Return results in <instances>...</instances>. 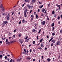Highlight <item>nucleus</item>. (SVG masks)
I'll use <instances>...</instances> for the list:
<instances>
[{
	"label": "nucleus",
	"instance_id": "obj_1",
	"mask_svg": "<svg viewBox=\"0 0 62 62\" xmlns=\"http://www.w3.org/2000/svg\"><path fill=\"white\" fill-rule=\"evenodd\" d=\"M27 6L28 7V8L30 9L31 8V9H32L33 8V7L32 6H31L29 4H27Z\"/></svg>",
	"mask_w": 62,
	"mask_h": 62
},
{
	"label": "nucleus",
	"instance_id": "obj_2",
	"mask_svg": "<svg viewBox=\"0 0 62 62\" xmlns=\"http://www.w3.org/2000/svg\"><path fill=\"white\" fill-rule=\"evenodd\" d=\"M27 12V9H26L25 11H24V15L25 17H26L27 16L26 15V12Z\"/></svg>",
	"mask_w": 62,
	"mask_h": 62
},
{
	"label": "nucleus",
	"instance_id": "obj_3",
	"mask_svg": "<svg viewBox=\"0 0 62 62\" xmlns=\"http://www.w3.org/2000/svg\"><path fill=\"white\" fill-rule=\"evenodd\" d=\"M19 41L20 42L21 44H22V43H23V39H19Z\"/></svg>",
	"mask_w": 62,
	"mask_h": 62
},
{
	"label": "nucleus",
	"instance_id": "obj_4",
	"mask_svg": "<svg viewBox=\"0 0 62 62\" xmlns=\"http://www.w3.org/2000/svg\"><path fill=\"white\" fill-rule=\"evenodd\" d=\"M41 23L42 25H44L45 24V21H44L42 22H41Z\"/></svg>",
	"mask_w": 62,
	"mask_h": 62
},
{
	"label": "nucleus",
	"instance_id": "obj_5",
	"mask_svg": "<svg viewBox=\"0 0 62 62\" xmlns=\"http://www.w3.org/2000/svg\"><path fill=\"white\" fill-rule=\"evenodd\" d=\"M60 42L59 41L57 42V43H56L57 45H60Z\"/></svg>",
	"mask_w": 62,
	"mask_h": 62
},
{
	"label": "nucleus",
	"instance_id": "obj_6",
	"mask_svg": "<svg viewBox=\"0 0 62 62\" xmlns=\"http://www.w3.org/2000/svg\"><path fill=\"white\" fill-rule=\"evenodd\" d=\"M32 58H30V57H27L26 58L27 59V60H30V59H31Z\"/></svg>",
	"mask_w": 62,
	"mask_h": 62
},
{
	"label": "nucleus",
	"instance_id": "obj_7",
	"mask_svg": "<svg viewBox=\"0 0 62 62\" xmlns=\"http://www.w3.org/2000/svg\"><path fill=\"white\" fill-rule=\"evenodd\" d=\"M6 41L7 44H8V39H6Z\"/></svg>",
	"mask_w": 62,
	"mask_h": 62
},
{
	"label": "nucleus",
	"instance_id": "obj_8",
	"mask_svg": "<svg viewBox=\"0 0 62 62\" xmlns=\"http://www.w3.org/2000/svg\"><path fill=\"white\" fill-rule=\"evenodd\" d=\"M36 30H35V29H33L32 31L34 33H35V32H36Z\"/></svg>",
	"mask_w": 62,
	"mask_h": 62
},
{
	"label": "nucleus",
	"instance_id": "obj_9",
	"mask_svg": "<svg viewBox=\"0 0 62 62\" xmlns=\"http://www.w3.org/2000/svg\"><path fill=\"white\" fill-rule=\"evenodd\" d=\"M31 2L32 3H34L36 2V0H32Z\"/></svg>",
	"mask_w": 62,
	"mask_h": 62
},
{
	"label": "nucleus",
	"instance_id": "obj_10",
	"mask_svg": "<svg viewBox=\"0 0 62 62\" xmlns=\"http://www.w3.org/2000/svg\"><path fill=\"white\" fill-rule=\"evenodd\" d=\"M47 60L48 61V62H50V61H51V60L50 58H48L47 59Z\"/></svg>",
	"mask_w": 62,
	"mask_h": 62
},
{
	"label": "nucleus",
	"instance_id": "obj_11",
	"mask_svg": "<svg viewBox=\"0 0 62 62\" xmlns=\"http://www.w3.org/2000/svg\"><path fill=\"white\" fill-rule=\"evenodd\" d=\"M52 42H53L54 44V43H55V40L54 39L52 40Z\"/></svg>",
	"mask_w": 62,
	"mask_h": 62
},
{
	"label": "nucleus",
	"instance_id": "obj_12",
	"mask_svg": "<svg viewBox=\"0 0 62 62\" xmlns=\"http://www.w3.org/2000/svg\"><path fill=\"white\" fill-rule=\"evenodd\" d=\"M4 23L5 24H7V23H8V21H4Z\"/></svg>",
	"mask_w": 62,
	"mask_h": 62
},
{
	"label": "nucleus",
	"instance_id": "obj_13",
	"mask_svg": "<svg viewBox=\"0 0 62 62\" xmlns=\"http://www.w3.org/2000/svg\"><path fill=\"white\" fill-rule=\"evenodd\" d=\"M43 7V5H41L39 7V8H42V7Z\"/></svg>",
	"mask_w": 62,
	"mask_h": 62
},
{
	"label": "nucleus",
	"instance_id": "obj_14",
	"mask_svg": "<svg viewBox=\"0 0 62 62\" xmlns=\"http://www.w3.org/2000/svg\"><path fill=\"white\" fill-rule=\"evenodd\" d=\"M7 20H9V16H7Z\"/></svg>",
	"mask_w": 62,
	"mask_h": 62
},
{
	"label": "nucleus",
	"instance_id": "obj_15",
	"mask_svg": "<svg viewBox=\"0 0 62 62\" xmlns=\"http://www.w3.org/2000/svg\"><path fill=\"white\" fill-rule=\"evenodd\" d=\"M22 22L23 23H25V20L24 19H23L22 21Z\"/></svg>",
	"mask_w": 62,
	"mask_h": 62
},
{
	"label": "nucleus",
	"instance_id": "obj_16",
	"mask_svg": "<svg viewBox=\"0 0 62 62\" xmlns=\"http://www.w3.org/2000/svg\"><path fill=\"white\" fill-rule=\"evenodd\" d=\"M43 39L42 38L39 41V42H42V40H43Z\"/></svg>",
	"mask_w": 62,
	"mask_h": 62
},
{
	"label": "nucleus",
	"instance_id": "obj_17",
	"mask_svg": "<svg viewBox=\"0 0 62 62\" xmlns=\"http://www.w3.org/2000/svg\"><path fill=\"white\" fill-rule=\"evenodd\" d=\"M29 2V0H25V2Z\"/></svg>",
	"mask_w": 62,
	"mask_h": 62
},
{
	"label": "nucleus",
	"instance_id": "obj_18",
	"mask_svg": "<svg viewBox=\"0 0 62 62\" xmlns=\"http://www.w3.org/2000/svg\"><path fill=\"white\" fill-rule=\"evenodd\" d=\"M21 59H18L17 60V61H18V62L19 61H21Z\"/></svg>",
	"mask_w": 62,
	"mask_h": 62
},
{
	"label": "nucleus",
	"instance_id": "obj_19",
	"mask_svg": "<svg viewBox=\"0 0 62 62\" xmlns=\"http://www.w3.org/2000/svg\"><path fill=\"white\" fill-rule=\"evenodd\" d=\"M31 18H34V16H33V15H31Z\"/></svg>",
	"mask_w": 62,
	"mask_h": 62
},
{
	"label": "nucleus",
	"instance_id": "obj_20",
	"mask_svg": "<svg viewBox=\"0 0 62 62\" xmlns=\"http://www.w3.org/2000/svg\"><path fill=\"white\" fill-rule=\"evenodd\" d=\"M43 43H42L41 44V47H43Z\"/></svg>",
	"mask_w": 62,
	"mask_h": 62
},
{
	"label": "nucleus",
	"instance_id": "obj_21",
	"mask_svg": "<svg viewBox=\"0 0 62 62\" xmlns=\"http://www.w3.org/2000/svg\"><path fill=\"white\" fill-rule=\"evenodd\" d=\"M52 26H54V23H53L51 25Z\"/></svg>",
	"mask_w": 62,
	"mask_h": 62
},
{
	"label": "nucleus",
	"instance_id": "obj_22",
	"mask_svg": "<svg viewBox=\"0 0 62 62\" xmlns=\"http://www.w3.org/2000/svg\"><path fill=\"white\" fill-rule=\"evenodd\" d=\"M56 6L57 7H60V5H58V4H56Z\"/></svg>",
	"mask_w": 62,
	"mask_h": 62
},
{
	"label": "nucleus",
	"instance_id": "obj_23",
	"mask_svg": "<svg viewBox=\"0 0 62 62\" xmlns=\"http://www.w3.org/2000/svg\"><path fill=\"white\" fill-rule=\"evenodd\" d=\"M24 51L25 52V53H26V50H25V49H24Z\"/></svg>",
	"mask_w": 62,
	"mask_h": 62
},
{
	"label": "nucleus",
	"instance_id": "obj_24",
	"mask_svg": "<svg viewBox=\"0 0 62 62\" xmlns=\"http://www.w3.org/2000/svg\"><path fill=\"white\" fill-rule=\"evenodd\" d=\"M40 32H41V30H39V31L38 32V34H39V33H40Z\"/></svg>",
	"mask_w": 62,
	"mask_h": 62
},
{
	"label": "nucleus",
	"instance_id": "obj_25",
	"mask_svg": "<svg viewBox=\"0 0 62 62\" xmlns=\"http://www.w3.org/2000/svg\"><path fill=\"white\" fill-rule=\"evenodd\" d=\"M54 11L53 10L52 11V14H54Z\"/></svg>",
	"mask_w": 62,
	"mask_h": 62
},
{
	"label": "nucleus",
	"instance_id": "obj_26",
	"mask_svg": "<svg viewBox=\"0 0 62 62\" xmlns=\"http://www.w3.org/2000/svg\"><path fill=\"white\" fill-rule=\"evenodd\" d=\"M55 33L54 32L53 33H52V36H54L55 35V34H54Z\"/></svg>",
	"mask_w": 62,
	"mask_h": 62
},
{
	"label": "nucleus",
	"instance_id": "obj_27",
	"mask_svg": "<svg viewBox=\"0 0 62 62\" xmlns=\"http://www.w3.org/2000/svg\"><path fill=\"white\" fill-rule=\"evenodd\" d=\"M38 3H39V4H40H40H42V2H40L39 1H38Z\"/></svg>",
	"mask_w": 62,
	"mask_h": 62
},
{
	"label": "nucleus",
	"instance_id": "obj_28",
	"mask_svg": "<svg viewBox=\"0 0 62 62\" xmlns=\"http://www.w3.org/2000/svg\"><path fill=\"white\" fill-rule=\"evenodd\" d=\"M42 11L43 12H44V11H45V9L43 8L42 9Z\"/></svg>",
	"mask_w": 62,
	"mask_h": 62
},
{
	"label": "nucleus",
	"instance_id": "obj_29",
	"mask_svg": "<svg viewBox=\"0 0 62 62\" xmlns=\"http://www.w3.org/2000/svg\"><path fill=\"white\" fill-rule=\"evenodd\" d=\"M38 49H40V50H42V48L41 47H39L38 48Z\"/></svg>",
	"mask_w": 62,
	"mask_h": 62
},
{
	"label": "nucleus",
	"instance_id": "obj_30",
	"mask_svg": "<svg viewBox=\"0 0 62 62\" xmlns=\"http://www.w3.org/2000/svg\"><path fill=\"white\" fill-rule=\"evenodd\" d=\"M36 18H38V15L37 14L36 15Z\"/></svg>",
	"mask_w": 62,
	"mask_h": 62
},
{
	"label": "nucleus",
	"instance_id": "obj_31",
	"mask_svg": "<svg viewBox=\"0 0 62 62\" xmlns=\"http://www.w3.org/2000/svg\"><path fill=\"white\" fill-rule=\"evenodd\" d=\"M28 38V36H27L25 38V39H27V38Z\"/></svg>",
	"mask_w": 62,
	"mask_h": 62
},
{
	"label": "nucleus",
	"instance_id": "obj_32",
	"mask_svg": "<svg viewBox=\"0 0 62 62\" xmlns=\"http://www.w3.org/2000/svg\"><path fill=\"white\" fill-rule=\"evenodd\" d=\"M44 16V15H43V13L41 14V16L42 17L43 16Z\"/></svg>",
	"mask_w": 62,
	"mask_h": 62
},
{
	"label": "nucleus",
	"instance_id": "obj_33",
	"mask_svg": "<svg viewBox=\"0 0 62 62\" xmlns=\"http://www.w3.org/2000/svg\"><path fill=\"white\" fill-rule=\"evenodd\" d=\"M25 41L26 42H28V40L27 39Z\"/></svg>",
	"mask_w": 62,
	"mask_h": 62
},
{
	"label": "nucleus",
	"instance_id": "obj_34",
	"mask_svg": "<svg viewBox=\"0 0 62 62\" xmlns=\"http://www.w3.org/2000/svg\"><path fill=\"white\" fill-rule=\"evenodd\" d=\"M57 18L58 19V20H59L60 19V17H59V16H58Z\"/></svg>",
	"mask_w": 62,
	"mask_h": 62
},
{
	"label": "nucleus",
	"instance_id": "obj_35",
	"mask_svg": "<svg viewBox=\"0 0 62 62\" xmlns=\"http://www.w3.org/2000/svg\"><path fill=\"white\" fill-rule=\"evenodd\" d=\"M35 42H35V41H34L33 42V44H35Z\"/></svg>",
	"mask_w": 62,
	"mask_h": 62
},
{
	"label": "nucleus",
	"instance_id": "obj_36",
	"mask_svg": "<svg viewBox=\"0 0 62 62\" xmlns=\"http://www.w3.org/2000/svg\"><path fill=\"white\" fill-rule=\"evenodd\" d=\"M2 10L3 11H4V10H5V9H4L3 8H2Z\"/></svg>",
	"mask_w": 62,
	"mask_h": 62
},
{
	"label": "nucleus",
	"instance_id": "obj_37",
	"mask_svg": "<svg viewBox=\"0 0 62 62\" xmlns=\"http://www.w3.org/2000/svg\"><path fill=\"white\" fill-rule=\"evenodd\" d=\"M16 30H17L16 29L15 30H14V32L15 33V32L16 31Z\"/></svg>",
	"mask_w": 62,
	"mask_h": 62
},
{
	"label": "nucleus",
	"instance_id": "obj_38",
	"mask_svg": "<svg viewBox=\"0 0 62 62\" xmlns=\"http://www.w3.org/2000/svg\"><path fill=\"white\" fill-rule=\"evenodd\" d=\"M2 7H3V5L1 4V6H0V8H2Z\"/></svg>",
	"mask_w": 62,
	"mask_h": 62
},
{
	"label": "nucleus",
	"instance_id": "obj_39",
	"mask_svg": "<svg viewBox=\"0 0 62 62\" xmlns=\"http://www.w3.org/2000/svg\"><path fill=\"white\" fill-rule=\"evenodd\" d=\"M2 55H0V58H2Z\"/></svg>",
	"mask_w": 62,
	"mask_h": 62
},
{
	"label": "nucleus",
	"instance_id": "obj_40",
	"mask_svg": "<svg viewBox=\"0 0 62 62\" xmlns=\"http://www.w3.org/2000/svg\"><path fill=\"white\" fill-rule=\"evenodd\" d=\"M54 17H56V14H54Z\"/></svg>",
	"mask_w": 62,
	"mask_h": 62
},
{
	"label": "nucleus",
	"instance_id": "obj_41",
	"mask_svg": "<svg viewBox=\"0 0 62 62\" xmlns=\"http://www.w3.org/2000/svg\"><path fill=\"white\" fill-rule=\"evenodd\" d=\"M50 3H49L48 4V6L49 7H50Z\"/></svg>",
	"mask_w": 62,
	"mask_h": 62
},
{
	"label": "nucleus",
	"instance_id": "obj_42",
	"mask_svg": "<svg viewBox=\"0 0 62 62\" xmlns=\"http://www.w3.org/2000/svg\"><path fill=\"white\" fill-rule=\"evenodd\" d=\"M60 33L61 34H62V30H60Z\"/></svg>",
	"mask_w": 62,
	"mask_h": 62
},
{
	"label": "nucleus",
	"instance_id": "obj_43",
	"mask_svg": "<svg viewBox=\"0 0 62 62\" xmlns=\"http://www.w3.org/2000/svg\"><path fill=\"white\" fill-rule=\"evenodd\" d=\"M47 20H49V17H48V16H47Z\"/></svg>",
	"mask_w": 62,
	"mask_h": 62
},
{
	"label": "nucleus",
	"instance_id": "obj_44",
	"mask_svg": "<svg viewBox=\"0 0 62 62\" xmlns=\"http://www.w3.org/2000/svg\"><path fill=\"white\" fill-rule=\"evenodd\" d=\"M32 50L31 49L30 50V53H31V52H32Z\"/></svg>",
	"mask_w": 62,
	"mask_h": 62
},
{
	"label": "nucleus",
	"instance_id": "obj_45",
	"mask_svg": "<svg viewBox=\"0 0 62 62\" xmlns=\"http://www.w3.org/2000/svg\"><path fill=\"white\" fill-rule=\"evenodd\" d=\"M21 21H20L19 22V24H21Z\"/></svg>",
	"mask_w": 62,
	"mask_h": 62
},
{
	"label": "nucleus",
	"instance_id": "obj_46",
	"mask_svg": "<svg viewBox=\"0 0 62 62\" xmlns=\"http://www.w3.org/2000/svg\"><path fill=\"white\" fill-rule=\"evenodd\" d=\"M5 15V14L3 13L2 14V15H3V16H4Z\"/></svg>",
	"mask_w": 62,
	"mask_h": 62
},
{
	"label": "nucleus",
	"instance_id": "obj_47",
	"mask_svg": "<svg viewBox=\"0 0 62 62\" xmlns=\"http://www.w3.org/2000/svg\"><path fill=\"white\" fill-rule=\"evenodd\" d=\"M11 43H13V41H11L10 42Z\"/></svg>",
	"mask_w": 62,
	"mask_h": 62
},
{
	"label": "nucleus",
	"instance_id": "obj_48",
	"mask_svg": "<svg viewBox=\"0 0 62 62\" xmlns=\"http://www.w3.org/2000/svg\"><path fill=\"white\" fill-rule=\"evenodd\" d=\"M52 28L53 29L52 30L53 31V30H54V27H53Z\"/></svg>",
	"mask_w": 62,
	"mask_h": 62
},
{
	"label": "nucleus",
	"instance_id": "obj_49",
	"mask_svg": "<svg viewBox=\"0 0 62 62\" xmlns=\"http://www.w3.org/2000/svg\"><path fill=\"white\" fill-rule=\"evenodd\" d=\"M37 39H39V38L38 37V36H37Z\"/></svg>",
	"mask_w": 62,
	"mask_h": 62
},
{
	"label": "nucleus",
	"instance_id": "obj_50",
	"mask_svg": "<svg viewBox=\"0 0 62 62\" xmlns=\"http://www.w3.org/2000/svg\"><path fill=\"white\" fill-rule=\"evenodd\" d=\"M35 26H34V27H36V25H37V24H36L35 25Z\"/></svg>",
	"mask_w": 62,
	"mask_h": 62
},
{
	"label": "nucleus",
	"instance_id": "obj_51",
	"mask_svg": "<svg viewBox=\"0 0 62 62\" xmlns=\"http://www.w3.org/2000/svg\"><path fill=\"white\" fill-rule=\"evenodd\" d=\"M36 60V59H33V61H35Z\"/></svg>",
	"mask_w": 62,
	"mask_h": 62
},
{
	"label": "nucleus",
	"instance_id": "obj_52",
	"mask_svg": "<svg viewBox=\"0 0 62 62\" xmlns=\"http://www.w3.org/2000/svg\"><path fill=\"white\" fill-rule=\"evenodd\" d=\"M12 60V61L13 62H15V61H14V60L13 59Z\"/></svg>",
	"mask_w": 62,
	"mask_h": 62
},
{
	"label": "nucleus",
	"instance_id": "obj_53",
	"mask_svg": "<svg viewBox=\"0 0 62 62\" xmlns=\"http://www.w3.org/2000/svg\"><path fill=\"white\" fill-rule=\"evenodd\" d=\"M3 42V41H0V43H2Z\"/></svg>",
	"mask_w": 62,
	"mask_h": 62
},
{
	"label": "nucleus",
	"instance_id": "obj_54",
	"mask_svg": "<svg viewBox=\"0 0 62 62\" xmlns=\"http://www.w3.org/2000/svg\"><path fill=\"white\" fill-rule=\"evenodd\" d=\"M13 37L14 38H15V35H14L13 36Z\"/></svg>",
	"mask_w": 62,
	"mask_h": 62
},
{
	"label": "nucleus",
	"instance_id": "obj_55",
	"mask_svg": "<svg viewBox=\"0 0 62 62\" xmlns=\"http://www.w3.org/2000/svg\"><path fill=\"white\" fill-rule=\"evenodd\" d=\"M33 20V18H31V21H32Z\"/></svg>",
	"mask_w": 62,
	"mask_h": 62
},
{
	"label": "nucleus",
	"instance_id": "obj_56",
	"mask_svg": "<svg viewBox=\"0 0 62 62\" xmlns=\"http://www.w3.org/2000/svg\"><path fill=\"white\" fill-rule=\"evenodd\" d=\"M47 48H46V47H45V50H47Z\"/></svg>",
	"mask_w": 62,
	"mask_h": 62
},
{
	"label": "nucleus",
	"instance_id": "obj_57",
	"mask_svg": "<svg viewBox=\"0 0 62 62\" xmlns=\"http://www.w3.org/2000/svg\"><path fill=\"white\" fill-rule=\"evenodd\" d=\"M51 46H53V43H52L51 44Z\"/></svg>",
	"mask_w": 62,
	"mask_h": 62
},
{
	"label": "nucleus",
	"instance_id": "obj_58",
	"mask_svg": "<svg viewBox=\"0 0 62 62\" xmlns=\"http://www.w3.org/2000/svg\"><path fill=\"white\" fill-rule=\"evenodd\" d=\"M38 11L39 12V11H40V9H38Z\"/></svg>",
	"mask_w": 62,
	"mask_h": 62
},
{
	"label": "nucleus",
	"instance_id": "obj_59",
	"mask_svg": "<svg viewBox=\"0 0 62 62\" xmlns=\"http://www.w3.org/2000/svg\"><path fill=\"white\" fill-rule=\"evenodd\" d=\"M9 62H12V59H11V60Z\"/></svg>",
	"mask_w": 62,
	"mask_h": 62
},
{
	"label": "nucleus",
	"instance_id": "obj_60",
	"mask_svg": "<svg viewBox=\"0 0 62 62\" xmlns=\"http://www.w3.org/2000/svg\"><path fill=\"white\" fill-rule=\"evenodd\" d=\"M53 39V37H51V39L52 40V39Z\"/></svg>",
	"mask_w": 62,
	"mask_h": 62
},
{
	"label": "nucleus",
	"instance_id": "obj_61",
	"mask_svg": "<svg viewBox=\"0 0 62 62\" xmlns=\"http://www.w3.org/2000/svg\"><path fill=\"white\" fill-rule=\"evenodd\" d=\"M5 59H7V56H5Z\"/></svg>",
	"mask_w": 62,
	"mask_h": 62
},
{
	"label": "nucleus",
	"instance_id": "obj_62",
	"mask_svg": "<svg viewBox=\"0 0 62 62\" xmlns=\"http://www.w3.org/2000/svg\"><path fill=\"white\" fill-rule=\"evenodd\" d=\"M47 38H48V39H49V36H48V35H47Z\"/></svg>",
	"mask_w": 62,
	"mask_h": 62
},
{
	"label": "nucleus",
	"instance_id": "obj_63",
	"mask_svg": "<svg viewBox=\"0 0 62 62\" xmlns=\"http://www.w3.org/2000/svg\"><path fill=\"white\" fill-rule=\"evenodd\" d=\"M9 39H11V37H9Z\"/></svg>",
	"mask_w": 62,
	"mask_h": 62
},
{
	"label": "nucleus",
	"instance_id": "obj_64",
	"mask_svg": "<svg viewBox=\"0 0 62 62\" xmlns=\"http://www.w3.org/2000/svg\"><path fill=\"white\" fill-rule=\"evenodd\" d=\"M61 18L62 19V14L61 15Z\"/></svg>",
	"mask_w": 62,
	"mask_h": 62
}]
</instances>
